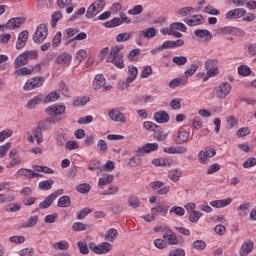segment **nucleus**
<instances>
[{"mask_svg":"<svg viewBox=\"0 0 256 256\" xmlns=\"http://www.w3.org/2000/svg\"><path fill=\"white\" fill-rule=\"evenodd\" d=\"M168 211H169V206L167 205L156 206L151 209V215H154V217H157V215H162L163 217H165Z\"/></svg>","mask_w":256,"mask_h":256,"instance_id":"obj_26","label":"nucleus"},{"mask_svg":"<svg viewBox=\"0 0 256 256\" xmlns=\"http://www.w3.org/2000/svg\"><path fill=\"white\" fill-rule=\"evenodd\" d=\"M143 127H144V129H147L148 131H154V132L159 131V129H160L159 125H157L151 121H145L143 123Z\"/></svg>","mask_w":256,"mask_h":256,"instance_id":"obj_42","label":"nucleus"},{"mask_svg":"<svg viewBox=\"0 0 256 256\" xmlns=\"http://www.w3.org/2000/svg\"><path fill=\"white\" fill-rule=\"evenodd\" d=\"M204 13H207V15H221V11L213 8V6H206L204 8Z\"/></svg>","mask_w":256,"mask_h":256,"instance_id":"obj_57","label":"nucleus"},{"mask_svg":"<svg viewBox=\"0 0 256 256\" xmlns=\"http://www.w3.org/2000/svg\"><path fill=\"white\" fill-rule=\"evenodd\" d=\"M109 183H113V175H105L99 179L98 185L103 187L105 185H109Z\"/></svg>","mask_w":256,"mask_h":256,"instance_id":"obj_43","label":"nucleus"},{"mask_svg":"<svg viewBox=\"0 0 256 256\" xmlns=\"http://www.w3.org/2000/svg\"><path fill=\"white\" fill-rule=\"evenodd\" d=\"M72 230L73 231H86L87 230V225H85L81 222H75L72 225Z\"/></svg>","mask_w":256,"mask_h":256,"instance_id":"obj_60","label":"nucleus"},{"mask_svg":"<svg viewBox=\"0 0 256 256\" xmlns=\"http://www.w3.org/2000/svg\"><path fill=\"white\" fill-rule=\"evenodd\" d=\"M233 199L226 198L222 200H214L210 202L211 207H215L216 209H221L223 207H227V205H231Z\"/></svg>","mask_w":256,"mask_h":256,"instance_id":"obj_24","label":"nucleus"},{"mask_svg":"<svg viewBox=\"0 0 256 256\" xmlns=\"http://www.w3.org/2000/svg\"><path fill=\"white\" fill-rule=\"evenodd\" d=\"M43 83H45L44 77H34L27 80L24 85V91H32V89H38V87H42Z\"/></svg>","mask_w":256,"mask_h":256,"instance_id":"obj_9","label":"nucleus"},{"mask_svg":"<svg viewBox=\"0 0 256 256\" xmlns=\"http://www.w3.org/2000/svg\"><path fill=\"white\" fill-rule=\"evenodd\" d=\"M171 27H172V31H182L183 33L187 31V26H185V24L181 22H174L171 24Z\"/></svg>","mask_w":256,"mask_h":256,"instance_id":"obj_49","label":"nucleus"},{"mask_svg":"<svg viewBox=\"0 0 256 256\" xmlns=\"http://www.w3.org/2000/svg\"><path fill=\"white\" fill-rule=\"evenodd\" d=\"M77 33H79V29H75V28L66 29L63 39L67 41V39H70V37H75Z\"/></svg>","mask_w":256,"mask_h":256,"instance_id":"obj_48","label":"nucleus"},{"mask_svg":"<svg viewBox=\"0 0 256 256\" xmlns=\"http://www.w3.org/2000/svg\"><path fill=\"white\" fill-rule=\"evenodd\" d=\"M123 45L112 46L110 52L106 58L107 63H112L118 69H123L125 67V62L123 60Z\"/></svg>","mask_w":256,"mask_h":256,"instance_id":"obj_2","label":"nucleus"},{"mask_svg":"<svg viewBox=\"0 0 256 256\" xmlns=\"http://www.w3.org/2000/svg\"><path fill=\"white\" fill-rule=\"evenodd\" d=\"M238 73L242 77H247V75H251V68L248 66H240L238 67Z\"/></svg>","mask_w":256,"mask_h":256,"instance_id":"obj_55","label":"nucleus"},{"mask_svg":"<svg viewBox=\"0 0 256 256\" xmlns=\"http://www.w3.org/2000/svg\"><path fill=\"white\" fill-rule=\"evenodd\" d=\"M170 213H175L178 217L185 215V209L181 206H174L170 209Z\"/></svg>","mask_w":256,"mask_h":256,"instance_id":"obj_54","label":"nucleus"},{"mask_svg":"<svg viewBox=\"0 0 256 256\" xmlns=\"http://www.w3.org/2000/svg\"><path fill=\"white\" fill-rule=\"evenodd\" d=\"M112 247L113 246L109 242H102L98 246H96L93 242L89 244V249L97 255L109 253Z\"/></svg>","mask_w":256,"mask_h":256,"instance_id":"obj_7","label":"nucleus"},{"mask_svg":"<svg viewBox=\"0 0 256 256\" xmlns=\"http://www.w3.org/2000/svg\"><path fill=\"white\" fill-rule=\"evenodd\" d=\"M181 175H183V172L179 169H175L169 172V179L174 183H177V181L181 179Z\"/></svg>","mask_w":256,"mask_h":256,"instance_id":"obj_34","label":"nucleus"},{"mask_svg":"<svg viewBox=\"0 0 256 256\" xmlns=\"http://www.w3.org/2000/svg\"><path fill=\"white\" fill-rule=\"evenodd\" d=\"M203 213L199 212V211H193L189 214V221L191 223H197V221H199V219H201Z\"/></svg>","mask_w":256,"mask_h":256,"instance_id":"obj_50","label":"nucleus"},{"mask_svg":"<svg viewBox=\"0 0 256 256\" xmlns=\"http://www.w3.org/2000/svg\"><path fill=\"white\" fill-rule=\"evenodd\" d=\"M77 246L79 248V251L82 255H89V247L87 246V242L85 241H79L77 243Z\"/></svg>","mask_w":256,"mask_h":256,"instance_id":"obj_44","label":"nucleus"},{"mask_svg":"<svg viewBox=\"0 0 256 256\" xmlns=\"http://www.w3.org/2000/svg\"><path fill=\"white\" fill-rule=\"evenodd\" d=\"M246 13H247V10H245V8H235L228 11L225 17L228 20L241 19V17H245Z\"/></svg>","mask_w":256,"mask_h":256,"instance_id":"obj_14","label":"nucleus"},{"mask_svg":"<svg viewBox=\"0 0 256 256\" xmlns=\"http://www.w3.org/2000/svg\"><path fill=\"white\" fill-rule=\"evenodd\" d=\"M153 119L154 121H156V123H169V121H171V116L169 115V113L162 110L159 112H155L153 115Z\"/></svg>","mask_w":256,"mask_h":256,"instance_id":"obj_17","label":"nucleus"},{"mask_svg":"<svg viewBox=\"0 0 256 256\" xmlns=\"http://www.w3.org/2000/svg\"><path fill=\"white\" fill-rule=\"evenodd\" d=\"M47 35H49V29L47 28V25L40 24L35 33L33 34V41L34 43H43L45 39H47Z\"/></svg>","mask_w":256,"mask_h":256,"instance_id":"obj_6","label":"nucleus"},{"mask_svg":"<svg viewBox=\"0 0 256 256\" xmlns=\"http://www.w3.org/2000/svg\"><path fill=\"white\" fill-rule=\"evenodd\" d=\"M65 105L62 104H53L46 108V113L50 117H47L45 119V123H48L49 125H55V123H60V121L63 119L61 115H65Z\"/></svg>","mask_w":256,"mask_h":256,"instance_id":"obj_1","label":"nucleus"},{"mask_svg":"<svg viewBox=\"0 0 256 256\" xmlns=\"http://www.w3.org/2000/svg\"><path fill=\"white\" fill-rule=\"evenodd\" d=\"M29 63V60L27 59V56L23 52L20 54L14 61V67L15 69H19Z\"/></svg>","mask_w":256,"mask_h":256,"instance_id":"obj_27","label":"nucleus"},{"mask_svg":"<svg viewBox=\"0 0 256 256\" xmlns=\"http://www.w3.org/2000/svg\"><path fill=\"white\" fill-rule=\"evenodd\" d=\"M152 165H155V167H167V165H171V160L167 158H156L152 160Z\"/></svg>","mask_w":256,"mask_h":256,"instance_id":"obj_31","label":"nucleus"},{"mask_svg":"<svg viewBox=\"0 0 256 256\" xmlns=\"http://www.w3.org/2000/svg\"><path fill=\"white\" fill-rule=\"evenodd\" d=\"M53 183H55V181H53L52 179L43 180L39 182V189H41L42 191H49V189H53Z\"/></svg>","mask_w":256,"mask_h":256,"instance_id":"obj_33","label":"nucleus"},{"mask_svg":"<svg viewBox=\"0 0 256 256\" xmlns=\"http://www.w3.org/2000/svg\"><path fill=\"white\" fill-rule=\"evenodd\" d=\"M255 247V244H253V241L246 240L243 242L241 248H240V256H248L251 251H253V248Z\"/></svg>","mask_w":256,"mask_h":256,"instance_id":"obj_19","label":"nucleus"},{"mask_svg":"<svg viewBox=\"0 0 256 256\" xmlns=\"http://www.w3.org/2000/svg\"><path fill=\"white\" fill-rule=\"evenodd\" d=\"M89 213H91L90 208H83L78 212L77 219L81 221V219H85Z\"/></svg>","mask_w":256,"mask_h":256,"instance_id":"obj_59","label":"nucleus"},{"mask_svg":"<svg viewBox=\"0 0 256 256\" xmlns=\"http://www.w3.org/2000/svg\"><path fill=\"white\" fill-rule=\"evenodd\" d=\"M154 137L157 141H165V139H167V133H165L160 126L159 130H154Z\"/></svg>","mask_w":256,"mask_h":256,"instance_id":"obj_40","label":"nucleus"},{"mask_svg":"<svg viewBox=\"0 0 256 256\" xmlns=\"http://www.w3.org/2000/svg\"><path fill=\"white\" fill-rule=\"evenodd\" d=\"M9 158L11 159L10 162L7 164V169H13V167H17L23 163V160L21 157H19V152H17V149H12L9 152Z\"/></svg>","mask_w":256,"mask_h":256,"instance_id":"obj_11","label":"nucleus"},{"mask_svg":"<svg viewBox=\"0 0 256 256\" xmlns=\"http://www.w3.org/2000/svg\"><path fill=\"white\" fill-rule=\"evenodd\" d=\"M204 67L207 71L204 81H207L209 78L217 77V75H219V60L217 58L208 59L205 62Z\"/></svg>","mask_w":256,"mask_h":256,"instance_id":"obj_3","label":"nucleus"},{"mask_svg":"<svg viewBox=\"0 0 256 256\" xmlns=\"http://www.w3.org/2000/svg\"><path fill=\"white\" fill-rule=\"evenodd\" d=\"M115 239H117V229L111 228L105 234V240L113 242V241H115Z\"/></svg>","mask_w":256,"mask_h":256,"instance_id":"obj_36","label":"nucleus"},{"mask_svg":"<svg viewBox=\"0 0 256 256\" xmlns=\"http://www.w3.org/2000/svg\"><path fill=\"white\" fill-rule=\"evenodd\" d=\"M58 207H69L71 205V198L69 196H62L58 200Z\"/></svg>","mask_w":256,"mask_h":256,"instance_id":"obj_39","label":"nucleus"},{"mask_svg":"<svg viewBox=\"0 0 256 256\" xmlns=\"http://www.w3.org/2000/svg\"><path fill=\"white\" fill-rule=\"evenodd\" d=\"M217 33L219 35H231V33H235V28L231 26H225L223 28H219Z\"/></svg>","mask_w":256,"mask_h":256,"instance_id":"obj_45","label":"nucleus"},{"mask_svg":"<svg viewBox=\"0 0 256 256\" xmlns=\"http://www.w3.org/2000/svg\"><path fill=\"white\" fill-rule=\"evenodd\" d=\"M170 107L171 109H173L174 111H179V109H181V99L179 98H174L170 101Z\"/></svg>","mask_w":256,"mask_h":256,"instance_id":"obj_53","label":"nucleus"},{"mask_svg":"<svg viewBox=\"0 0 256 256\" xmlns=\"http://www.w3.org/2000/svg\"><path fill=\"white\" fill-rule=\"evenodd\" d=\"M53 201L55 200L49 195L43 202L39 204V209H49V207L53 205Z\"/></svg>","mask_w":256,"mask_h":256,"instance_id":"obj_41","label":"nucleus"},{"mask_svg":"<svg viewBox=\"0 0 256 256\" xmlns=\"http://www.w3.org/2000/svg\"><path fill=\"white\" fill-rule=\"evenodd\" d=\"M44 99H45V96L43 94H39L35 96L34 98L28 101L27 109H35L37 105H39L40 103H43Z\"/></svg>","mask_w":256,"mask_h":256,"instance_id":"obj_25","label":"nucleus"},{"mask_svg":"<svg viewBox=\"0 0 256 256\" xmlns=\"http://www.w3.org/2000/svg\"><path fill=\"white\" fill-rule=\"evenodd\" d=\"M256 165V158L251 157L246 162L243 163L244 169H250V167H255Z\"/></svg>","mask_w":256,"mask_h":256,"instance_id":"obj_63","label":"nucleus"},{"mask_svg":"<svg viewBox=\"0 0 256 256\" xmlns=\"http://www.w3.org/2000/svg\"><path fill=\"white\" fill-rule=\"evenodd\" d=\"M92 87L95 91H98V89L109 91L111 89V86L105 85V77L101 74L95 76Z\"/></svg>","mask_w":256,"mask_h":256,"instance_id":"obj_12","label":"nucleus"},{"mask_svg":"<svg viewBox=\"0 0 256 256\" xmlns=\"http://www.w3.org/2000/svg\"><path fill=\"white\" fill-rule=\"evenodd\" d=\"M190 134L187 131H180L176 134L174 141L177 145H183L189 141Z\"/></svg>","mask_w":256,"mask_h":256,"instance_id":"obj_21","label":"nucleus"},{"mask_svg":"<svg viewBox=\"0 0 256 256\" xmlns=\"http://www.w3.org/2000/svg\"><path fill=\"white\" fill-rule=\"evenodd\" d=\"M203 17L202 16H194L193 19L186 18L185 23L189 25V27H196V25H201Z\"/></svg>","mask_w":256,"mask_h":256,"instance_id":"obj_32","label":"nucleus"},{"mask_svg":"<svg viewBox=\"0 0 256 256\" xmlns=\"http://www.w3.org/2000/svg\"><path fill=\"white\" fill-rule=\"evenodd\" d=\"M193 249H196V251H205L207 247V243L203 240H196L192 244Z\"/></svg>","mask_w":256,"mask_h":256,"instance_id":"obj_37","label":"nucleus"},{"mask_svg":"<svg viewBox=\"0 0 256 256\" xmlns=\"http://www.w3.org/2000/svg\"><path fill=\"white\" fill-rule=\"evenodd\" d=\"M129 39H131V33L129 32H124L116 36L117 43H124L125 41H129Z\"/></svg>","mask_w":256,"mask_h":256,"instance_id":"obj_47","label":"nucleus"},{"mask_svg":"<svg viewBox=\"0 0 256 256\" xmlns=\"http://www.w3.org/2000/svg\"><path fill=\"white\" fill-rule=\"evenodd\" d=\"M173 63H176V65H185L187 63V57L185 56H175L172 59Z\"/></svg>","mask_w":256,"mask_h":256,"instance_id":"obj_62","label":"nucleus"},{"mask_svg":"<svg viewBox=\"0 0 256 256\" xmlns=\"http://www.w3.org/2000/svg\"><path fill=\"white\" fill-rule=\"evenodd\" d=\"M27 39H29V32L24 30L18 35V39L16 41V49H23V47L27 45Z\"/></svg>","mask_w":256,"mask_h":256,"instance_id":"obj_20","label":"nucleus"},{"mask_svg":"<svg viewBox=\"0 0 256 256\" xmlns=\"http://www.w3.org/2000/svg\"><path fill=\"white\" fill-rule=\"evenodd\" d=\"M155 35H157V30L154 27H152V28L142 30L140 32L139 37H144V39H153Z\"/></svg>","mask_w":256,"mask_h":256,"instance_id":"obj_30","label":"nucleus"},{"mask_svg":"<svg viewBox=\"0 0 256 256\" xmlns=\"http://www.w3.org/2000/svg\"><path fill=\"white\" fill-rule=\"evenodd\" d=\"M130 15H141L143 13V6L142 5H136L133 7V9H130L128 11Z\"/></svg>","mask_w":256,"mask_h":256,"instance_id":"obj_61","label":"nucleus"},{"mask_svg":"<svg viewBox=\"0 0 256 256\" xmlns=\"http://www.w3.org/2000/svg\"><path fill=\"white\" fill-rule=\"evenodd\" d=\"M227 125L229 129H234V127H237L239 124L238 120L235 118V116H228L226 118Z\"/></svg>","mask_w":256,"mask_h":256,"instance_id":"obj_52","label":"nucleus"},{"mask_svg":"<svg viewBox=\"0 0 256 256\" xmlns=\"http://www.w3.org/2000/svg\"><path fill=\"white\" fill-rule=\"evenodd\" d=\"M37 223H39V216L32 215L27 219L26 222L21 224V228L22 229H31V228L35 227V225H37Z\"/></svg>","mask_w":256,"mask_h":256,"instance_id":"obj_22","label":"nucleus"},{"mask_svg":"<svg viewBox=\"0 0 256 256\" xmlns=\"http://www.w3.org/2000/svg\"><path fill=\"white\" fill-rule=\"evenodd\" d=\"M59 91L64 95V97H69V95H71V93H69V87H67L65 82H60Z\"/></svg>","mask_w":256,"mask_h":256,"instance_id":"obj_56","label":"nucleus"},{"mask_svg":"<svg viewBox=\"0 0 256 256\" xmlns=\"http://www.w3.org/2000/svg\"><path fill=\"white\" fill-rule=\"evenodd\" d=\"M77 191L79 193H89L91 191V185L84 183L77 186Z\"/></svg>","mask_w":256,"mask_h":256,"instance_id":"obj_58","label":"nucleus"},{"mask_svg":"<svg viewBox=\"0 0 256 256\" xmlns=\"http://www.w3.org/2000/svg\"><path fill=\"white\" fill-rule=\"evenodd\" d=\"M23 23H25V17H16V18H11L6 25H0V29H3V31H5V29H19V27H21V25H23Z\"/></svg>","mask_w":256,"mask_h":256,"instance_id":"obj_10","label":"nucleus"},{"mask_svg":"<svg viewBox=\"0 0 256 256\" xmlns=\"http://www.w3.org/2000/svg\"><path fill=\"white\" fill-rule=\"evenodd\" d=\"M194 34L199 39H204V37H206L205 41H211V39H213V35L209 30L197 29Z\"/></svg>","mask_w":256,"mask_h":256,"instance_id":"obj_28","label":"nucleus"},{"mask_svg":"<svg viewBox=\"0 0 256 256\" xmlns=\"http://www.w3.org/2000/svg\"><path fill=\"white\" fill-rule=\"evenodd\" d=\"M163 239H166L168 245H178L179 239H177V235L170 228H164Z\"/></svg>","mask_w":256,"mask_h":256,"instance_id":"obj_13","label":"nucleus"},{"mask_svg":"<svg viewBox=\"0 0 256 256\" xmlns=\"http://www.w3.org/2000/svg\"><path fill=\"white\" fill-rule=\"evenodd\" d=\"M159 149V144L157 143H147L142 148H138L136 150V155L141 157L145 155V153H151V151H157Z\"/></svg>","mask_w":256,"mask_h":256,"instance_id":"obj_15","label":"nucleus"},{"mask_svg":"<svg viewBox=\"0 0 256 256\" xmlns=\"http://www.w3.org/2000/svg\"><path fill=\"white\" fill-rule=\"evenodd\" d=\"M128 203L130 207H132L133 209H137V207L141 205V200H139L137 196H131L128 198Z\"/></svg>","mask_w":256,"mask_h":256,"instance_id":"obj_51","label":"nucleus"},{"mask_svg":"<svg viewBox=\"0 0 256 256\" xmlns=\"http://www.w3.org/2000/svg\"><path fill=\"white\" fill-rule=\"evenodd\" d=\"M139 71L137 70V67L135 66H129L128 67V77L126 78V87L129 85V83H133L135 79H137Z\"/></svg>","mask_w":256,"mask_h":256,"instance_id":"obj_23","label":"nucleus"},{"mask_svg":"<svg viewBox=\"0 0 256 256\" xmlns=\"http://www.w3.org/2000/svg\"><path fill=\"white\" fill-rule=\"evenodd\" d=\"M59 97H60L59 93L52 91L46 97H44V103L57 101V99H59Z\"/></svg>","mask_w":256,"mask_h":256,"instance_id":"obj_46","label":"nucleus"},{"mask_svg":"<svg viewBox=\"0 0 256 256\" xmlns=\"http://www.w3.org/2000/svg\"><path fill=\"white\" fill-rule=\"evenodd\" d=\"M105 9V0H97L92 3L86 11L87 19H93L96 15H99L101 11Z\"/></svg>","mask_w":256,"mask_h":256,"instance_id":"obj_4","label":"nucleus"},{"mask_svg":"<svg viewBox=\"0 0 256 256\" xmlns=\"http://www.w3.org/2000/svg\"><path fill=\"white\" fill-rule=\"evenodd\" d=\"M169 256H185V249L177 248L169 252Z\"/></svg>","mask_w":256,"mask_h":256,"instance_id":"obj_64","label":"nucleus"},{"mask_svg":"<svg viewBox=\"0 0 256 256\" xmlns=\"http://www.w3.org/2000/svg\"><path fill=\"white\" fill-rule=\"evenodd\" d=\"M109 117H110V119H112V121H116L118 123H126L127 122L123 112H121L117 109L110 110Z\"/></svg>","mask_w":256,"mask_h":256,"instance_id":"obj_18","label":"nucleus"},{"mask_svg":"<svg viewBox=\"0 0 256 256\" xmlns=\"http://www.w3.org/2000/svg\"><path fill=\"white\" fill-rule=\"evenodd\" d=\"M249 207H251L250 203L242 204L238 207L237 211L240 215V217H245L249 213Z\"/></svg>","mask_w":256,"mask_h":256,"instance_id":"obj_38","label":"nucleus"},{"mask_svg":"<svg viewBox=\"0 0 256 256\" xmlns=\"http://www.w3.org/2000/svg\"><path fill=\"white\" fill-rule=\"evenodd\" d=\"M45 123L46 122H38L37 127L32 131L38 145L39 143H43V131H45Z\"/></svg>","mask_w":256,"mask_h":256,"instance_id":"obj_16","label":"nucleus"},{"mask_svg":"<svg viewBox=\"0 0 256 256\" xmlns=\"http://www.w3.org/2000/svg\"><path fill=\"white\" fill-rule=\"evenodd\" d=\"M187 83V79L185 78H175L169 82V87L171 89H175V87H179V85H185Z\"/></svg>","mask_w":256,"mask_h":256,"instance_id":"obj_35","label":"nucleus"},{"mask_svg":"<svg viewBox=\"0 0 256 256\" xmlns=\"http://www.w3.org/2000/svg\"><path fill=\"white\" fill-rule=\"evenodd\" d=\"M231 89H233V87L229 84V82H222L214 89L213 95H215L217 99H225V97L231 93Z\"/></svg>","mask_w":256,"mask_h":256,"instance_id":"obj_5","label":"nucleus"},{"mask_svg":"<svg viewBox=\"0 0 256 256\" xmlns=\"http://www.w3.org/2000/svg\"><path fill=\"white\" fill-rule=\"evenodd\" d=\"M56 63L58 65H65L66 67L69 66V64L71 63V54L63 53L59 55L56 59Z\"/></svg>","mask_w":256,"mask_h":256,"instance_id":"obj_29","label":"nucleus"},{"mask_svg":"<svg viewBox=\"0 0 256 256\" xmlns=\"http://www.w3.org/2000/svg\"><path fill=\"white\" fill-rule=\"evenodd\" d=\"M123 23H131V19L125 14H121L120 18L115 17L112 20L104 23V27H106L107 29H111L113 27H119V25H123Z\"/></svg>","mask_w":256,"mask_h":256,"instance_id":"obj_8","label":"nucleus"}]
</instances>
